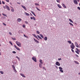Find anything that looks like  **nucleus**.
Here are the masks:
<instances>
[{"instance_id":"13","label":"nucleus","mask_w":80,"mask_h":80,"mask_svg":"<svg viewBox=\"0 0 80 80\" xmlns=\"http://www.w3.org/2000/svg\"><path fill=\"white\" fill-rule=\"evenodd\" d=\"M17 21L18 22H21V20H22V19H20V18H19L17 19Z\"/></svg>"},{"instance_id":"51","label":"nucleus","mask_w":80,"mask_h":80,"mask_svg":"<svg viewBox=\"0 0 80 80\" xmlns=\"http://www.w3.org/2000/svg\"><path fill=\"white\" fill-rule=\"evenodd\" d=\"M78 10H80V8L79 7H78Z\"/></svg>"},{"instance_id":"27","label":"nucleus","mask_w":80,"mask_h":80,"mask_svg":"<svg viewBox=\"0 0 80 80\" xmlns=\"http://www.w3.org/2000/svg\"><path fill=\"white\" fill-rule=\"evenodd\" d=\"M32 35L34 37H35V38H36L37 36H36V35L35 34H32Z\"/></svg>"},{"instance_id":"1","label":"nucleus","mask_w":80,"mask_h":80,"mask_svg":"<svg viewBox=\"0 0 80 80\" xmlns=\"http://www.w3.org/2000/svg\"><path fill=\"white\" fill-rule=\"evenodd\" d=\"M16 43L18 47H22V46H21V43L20 42L18 41H16Z\"/></svg>"},{"instance_id":"6","label":"nucleus","mask_w":80,"mask_h":80,"mask_svg":"<svg viewBox=\"0 0 80 80\" xmlns=\"http://www.w3.org/2000/svg\"><path fill=\"white\" fill-rule=\"evenodd\" d=\"M55 64L58 66H60V62H56Z\"/></svg>"},{"instance_id":"37","label":"nucleus","mask_w":80,"mask_h":80,"mask_svg":"<svg viewBox=\"0 0 80 80\" xmlns=\"http://www.w3.org/2000/svg\"><path fill=\"white\" fill-rule=\"evenodd\" d=\"M32 18L34 20H36V19H35V18L34 17H33Z\"/></svg>"},{"instance_id":"34","label":"nucleus","mask_w":80,"mask_h":80,"mask_svg":"<svg viewBox=\"0 0 80 80\" xmlns=\"http://www.w3.org/2000/svg\"><path fill=\"white\" fill-rule=\"evenodd\" d=\"M11 11L12 12H14V9H13V8H12V9H11Z\"/></svg>"},{"instance_id":"23","label":"nucleus","mask_w":80,"mask_h":80,"mask_svg":"<svg viewBox=\"0 0 80 80\" xmlns=\"http://www.w3.org/2000/svg\"><path fill=\"white\" fill-rule=\"evenodd\" d=\"M39 62H40V63H43V62H42V59H40L39 60Z\"/></svg>"},{"instance_id":"49","label":"nucleus","mask_w":80,"mask_h":80,"mask_svg":"<svg viewBox=\"0 0 80 80\" xmlns=\"http://www.w3.org/2000/svg\"><path fill=\"white\" fill-rule=\"evenodd\" d=\"M16 49H17V50H19V51H20V50L18 48H16Z\"/></svg>"},{"instance_id":"36","label":"nucleus","mask_w":80,"mask_h":80,"mask_svg":"<svg viewBox=\"0 0 80 80\" xmlns=\"http://www.w3.org/2000/svg\"><path fill=\"white\" fill-rule=\"evenodd\" d=\"M24 36L25 37H26V38H28V36L25 35L24 34Z\"/></svg>"},{"instance_id":"31","label":"nucleus","mask_w":80,"mask_h":80,"mask_svg":"<svg viewBox=\"0 0 80 80\" xmlns=\"http://www.w3.org/2000/svg\"><path fill=\"white\" fill-rule=\"evenodd\" d=\"M35 5H37V6H39V4H38L37 3H35Z\"/></svg>"},{"instance_id":"38","label":"nucleus","mask_w":80,"mask_h":80,"mask_svg":"<svg viewBox=\"0 0 80 80\" xmlns=\"http://www.w3.org/2000/svg\"><path fill=\"white\" fill-rule=\"evenodd\" d=\"M36 32H37V33H38V34H39L40 32H39L38 31H37Z\"/></svg>"},{"instance_id":"26","label":"nucleus","mask_w":80,"mask_h":80,"mask_svg":"<svg viewBox=\"0 0 80 80\" xmlns=\"http://www.w3.org/2000/svg\"><path fill=\"white\" fill-rule=\"evenodd\" d=\"M13 70L14 72H15V73H17V70H16V69H13Z\"/></svg>"},{"instance_id":"21","label":"nucleus","mask_w":80,"mask_h":80,"mask_svg":"<svg viewBox=\"0 0 80 80\" xmlns=\"http://www.w3.org/2000/svg\"><path fill=\"white\" fill-rule=\"evenodd\" d=\"M39 35H40V36L42 38H43V35H42V34H39Z\"/></svg>"},{"instance_id":"45","label":"nucleus","mask_w":80,"mask_h":80,"mask_svg":"<svg viewBox=\"0 0 80 80\" xmlns=\"http://www.w3.org/2000/svg\"><path fill=\"white\" fill-rule=\"evenodd\" d=\"M2 24H3V25H4V26H7V25L6 24H5V23H2Z\"/></svg>"},{"instance_id":"60","label":"nucleus","mask_w":80,"mask_h":80,"mask_svg":"<svg viewBox=\"0 0 80 80\" xmlns=\"http://www.w3.org/2000/svg\"><path fill=\"white\" fill-rule=\"evenodd\" d=\"M9 34H10V35H12V33H11V32H9Z\"/></svg>"},{"instance_id":"50","label":"nucleus","mask_w":80,"mask_h":80,"mask_svg":"<svg viewBox=\"0 0 80 80\" xmlns=\"http://www.w3.org/2000/svg\"><path fill=\"white\" fill-rule=\"evenodd\" d=\"M43 69V70H46V69L45 68V67H43L42 68Z\"/></svg>"},{"instance_id":"15","label":"nucleus","mask_w":80,"mask_h":80,"mask_svg":"<svg viewBox=\"0 0 80 80\" xmlns=\"http://www.w3.org/2000/svg\"><path fill=\"white\" fill-rule=\"evenodd\" d=\"M31 13H32V14L33 15H34V16L36 17V15H35V13H34V12L33 11H31Z\"/></svg>"},{"instance_id":"32","label":"nucleus","mask_w":80,"mask_h":80,"mask_svg":"<svg viewBox=\"0 0 80 80\" xmlns=\"http://www.w3.org/2000/svg\"><path fill=\"white\" fill-rule=\"evenodd\" d=\"M9 43L11 45L13 46V44H12V42H11V41H9Z\"/></svg>"},{"instance_id":"63","label":"nucleus","mask_w":80,"mask_h":80,"mask_svg":"<svg viewBox=\"0 0 80 80\" xmlns=\"http://www.w3.org/2000/svg\"><path fill=\"white\" fill-rule=\"evenodd\" d=\"M2 54L1 53V52H0V55H1Z\"/></svg>"},{"instance_id":"33","label":"nucleus","mask_w":80,"mask_h":80,"mask_svg":"<svg viewBox=\"0 0 80 80\" xmlns=\"http://www.w3.org/2000/svg\"><path fill=\"white\" fill-rule=\"evenodd\" d=\"M75 52L76 53H77V54H79V52H78V51H75Z\"/></svg>"},{"instance_id":"56","label":"nucleus","mask_w":80,"mask_h":80,"mask_svg":"<svg viewBox=\"0 0 80 80\" xmlns=\"http://www.w3.org/2000/svg\"><path fill=\"white\" fill-rule=\"evenodd\" d=\"M14 47H15V48H18L15 45H14Z\"/></svg>"},{"instance_id":"61","label":"nucleus","mask_w":80,"mask_h":80,"mask_svg":"<svg viewBox=\"0 0 80 80\" xmlns=\"http://www.w3.org/2000/svg\"><path fill=\"white\" fill-rule=\"evenodd\" d=\"M36 38L38 40H39V39H38V37H36Z\"/></svg>"},{"instance_id":"47","label":"nucleus","mask_w":80,"mask_h":80,"mask_svg":"<svg viewBox=\"0 0 80 80\" xmlns=\"http://www.w3.org/2000/svg\"><path fill=\"white\" fill-rule=\"evenodd\" d=\"M75 56H76L77 57H78V58L79 57V56L77 54H75Z\"/></svg>"},{"instance_id":"12","label":"nucleus","mask_w":80,"mask_h":80,"mask_svg":"<svg viewBox=\"0 0 80 80\" xmlns=\"http://www.w3.org/2000/svg\"><path fill=\"white\" fill-rule=\"evenodd\" d=\"M62 5L64 7V8H67V7L65 6V5L63 3L62 4Z\"/></svg>"},{"instance_id":"17","label":"nucleus","mask_w":80,"mask_h":80,"mask_svg":"<svg viewBox=\"0 0 80 80\" xmlns=\"http://www.w3.org/2000/svg\"><path fill=\"white\" fill-rule=\"evenodd\" d=\"M25 13L27 16H29V15H30V14L29 13H27V12H26Z\"/></svg>"},{"instance_id":"19","label":"nucleus","mask_w":80,"mask_h":80,"mask_svg":"<svg viewBox=\"0 0 80 80\" xmlns=\"http://www.w3.org/2000/svg\"><path fill=\"white\" fill-rule=\"evenodd\" d=\"M39 67H40V68H42V64L41 63H39Z\"/></svg>"},{"instance_id":"59","label":"nucleus","mask_w":80,"mask_h":80,"mask_svg":"<svg viewBox=\"0 0 80 80\" xmlns=\"http://www.w3.org/2000/svg\"><path fill=\"white\" fill-rule=\"evenodd\" d=\"M56 68H58V66H56Z\"/></svg>"},{"instance_id":"2","label":"nucleus","mask_w":80,"mask_h":80,"mask_svg":"<svg viewBox=\"0 0 80 80\" xmlns=\"http://www.w3.org/2000/svg\"><path fill=\"white\" fill-rule=\"evenodd\" d=\"M72 45H70V47L72 49H74V48L75 47V45L73 44V43H71Z\"/></svg>"},{"instance_id":"5","label":"nucleus","mask_w":80,"mask_h":80,"mask_svg":"<svg viewBox=\"0 0 80 80\" xmlns=\"http://www.w3.org/2000/svg\"><path fill=\"white\" fill-rule=\"evenodd\" d=\"M75 45L76 47H77V48H79V46H78V43H77V42H75Z\"/></svg>"},{"instance_id":"28","label":"nucleus","mask_w":80,"mask_h":80,"mask_svg":"<svg viewBox=\"0 0 80 80\" xmlns=\"http://www.w3.org/2000/svg\"><path fill=\"white\" fill-rule=\"evenodd\" d=\"M44 40L46 41L47 40V37H45V38H44Z\"/></svg>"},{"instance_id":"39","label":"nucleus","mask_w":80,"mask_h":80,"mask_svg":"<svg viewBox=\"0 0 80 80\" xmlns=\"http://www.w3.org/2000/svg\"><path fill=\"white\" fill-rule=\"evenodd\" d=\"M0 72L1 74H3V71H0Z\"/></svg>"},{"instance_id":"52","label":"nucleus","mask_w":80,"mask_h":80,"mask_svg":"<svg viewBox=\"0 0 80 80\" xmlns=\"http://www.w3.org/2000/svg\"><path fill=\"white\" fill-rule=\"evenodd\" d=\"M2 4H5V2H4V1H2Z\"/></svg>"},{"instance_id":"35","label":"nucleus","mask_w":80,"mask_h":80,"mask_svg":"<svg viewBox=\"0 0 80 80\" xmlns=\"http://www.w3.org/2000/svg\"><path fill=\"white\" fill-rule=\"evenodd\" d=\"M56 1L57 2H58V3H59V2H60V0H56Z\"/></svg>"},{"instance_id":"43","label":"nucleus","mask_w":80,"mask_h":80,"mask_svg":"<svg viewBox=\"0 0 80 80\" xmlns=\"http://www.w3.org/2000/svg\"><path fill=\"white\" fill-rule=\"evenodd\" d=\"M22 27H23V28H25V24H23L22 25Z\"/></svg>"},{"instance_id":"3","label":"nucleus","mask_w":80,"mask_h":80,"mask_svg":"<svg viewBox=\"0 0 80 80\" xmlns=\"http://www.w3.org/2000/svg\"><path fill=\"white\" fill-rule=\"evenodd\" d=\"M59 69L60 72H61V73H63V71L62 70H63V68H62L60 67H59Z\"/></svg>"},{"instance_id":"62","label":"nucleus","mask_w":80,"mask_h":80,"mask_svg":"<svg viewBox=\"0 0 80 80\" xmlns=\"http://www.w3.org/2000/svg\"><path fill=\"white\" fill-rule=\"evenodd\" d=\"M17 3H18V4H19V5H20V3L18 2H17Z\"/></svg>"},{"instance_id":"18","label":"nucleus","mask_w":80,"mask_h":80,"mask_svg":"<svg viewBox=\"0 0 80 80\" xmlns=\"http://www.w3.org/2000/svg\"><path fill=\"white\" fill-rule=\"evenodd\" d=\"M37 37H38V38H39L40 39H41V40L42 39V38H41V37H40V36L38 35H37Z\"/></svg>"},{"instance_id":"64","label":"nucleus","mask_w":80,"mask_h":80,"mask_svg":"<svg viewBox=\"0 0 80 80\" xmlns=\"http://www.w3.org/2000/svg\"><path fill=\"white\" fill-rule=\"evenodd\" d=\"M30 14L31 15V16H32V15H32V14H31V13Z\"/></svg>"},{"instance_id":"22","label":"nucleus","mask_w":80,"mask_h":80,"mask_svg":"<svg viewBox=\"0 0 80 80\" xmlns=\"http://www.w3.org/2000/svg\"><path fill=\"white\" fill-rule=\"evenodd\" d=\"M68 43H70V44H71L72 43V41H68Z\"/></svg>"},{"instance_id":"55","label":"nucleus","mask_w":80,"mask_h":80,"mask_svg":"<svg viewBox=\"0 0 80 80\" xmlns=\"http://www.w3.org/2000/svg\"><path fill=\"white\" fill-rule=\"evenodd\" d=\"M3 8H4V9H5V8H6V7L5 6H3Z\"/></svg>"},{"instance_id":"20","label":"nucleus","mask_w":80,"mask_h":80,"mask_svg":"<svg viewBox=\"0 0 80 80\" xmlns=\"http://www.w3.org/2000/svg\"><path fill=\"white\" fill-rule=\"evenodd\" d=\"M75 63H76L77 64H79V63H78V62H77V61H74Z\"/></svg>"},{"instance_id":"58","label":"nucleus","mask_w":80,"mask_h":80,"mask_svg":"<svg viewBox=\"0 0 80 80\" xmlns=\"http://www.w3.org/2000/svg\"><path fill=\"white\" fill-rule=\"evenodd\" d=\"M0 5H2V2H1V0H0Z\"/></svg>"},{"instance_id":"14","label":"nucleus","mask_w":80,"mask_h":80,"mask_svg":"<svg viewBox=\"0 0 80 80\" xmlns=\"http://www.w3.org/2000/svg\"><path fill=\"white\" fill-rule=\"evenodd\" d=\"M58 7L59 8H61L62 6L60 4H58Z\"/></svg>"},{"instance_id":"40","label":"nucleus","mask_w":80,"mask_h":80,"mask_svg":"<svg viewBox=\"0 0 80 80\" xmlns=\"http://www.w3.org/2000/svg\"><path fill=\"white\" fill-rule=\"evenodd\" d=\"M2 15H3V16H5V17H7V15H6L4 13H2Z\"/></svg>"},{"instance_id":"42","label":"nucleus","mask_w":80,"mask_h":80,"mask_svg":"<svg viewBox=\"0 0 80 80\" xmlns=\"http://www.w3.org/2000/svg\"><path fill=\"white\" fill-rule=\"evenodd\" d=\"M76 49L78 52H80V50H78V48H76Z\"/></svg>"},{"instance_id":"41","label":"nucleus","mask_w":80,"mask_h":80,"mask_svg":"<svg viewBox=\"0 0 80 80\" xmlns=\"http://www.w3.org/2000/svg\"><path fill=\"white\" fill-rule=\"evenodd\" d=\"M16 58H18L19 60H20V58H19L18 56H16Z\"/></svg>"},{"instance_id":"10","label":"nucleus","mask_w":80,"mask_h":80,"mask_svg":"<svg viewBox=\"0 0 80 80\" xmlns=\"http://www.w3.org/2000/svg\"><path fill=\"white\" fill-rule=\"evenodd\" d=\"M35 42H36V43H39V42H38V41L37 40L35 39V38H33Z\"/></svg>"},{"instance_id":"30","label":"nucleus","mask_w":80,"mask_h":80,"mask_svg":"<svg viewBox=\"0 0 80 80\" xmlns=\"http://www.w3.org/2000/svg\"><path fill=\"white\" fill-rule=\"evenodd\" d=\"M36 8L37 9V10H38V11H40V9H39V8H38V7H36Z\"/></svg>"},{"instance_id":"11","label":"nucleus","mask_w":80,"mask_h":80,"mask_svg":"<svg viewBox=\"0 0 80 80\" xmlns=\"http://www.w3.org/2000/svg\"><path fill=\"white\" fill-rule=\"evenodd\" d=\"M21 7H22V8H23V9H24L25 10H27L26 7H25L23 5H21Z\"/></svg>"},{"instance_id":"44","label":"nucleus","mask_w":80,"mask_h":80,"mask_svg":"<svg viewBox=\"0 0 80 80\" xmlns=\"http://www.w3.org/2000/svg\"><path fill=\"white\" fill-rule=\"evenodd\" d=\"M25 22L26 24H28V22L27 21H25Z\"/></svg>"},{"instance_id":"16","label":"nucleus","mask_w":80,"mask_h":80,"mask_svg":"<svg viewBox=\"0 0 80 80\" xmlns=\"http://www.w3.org/2000/svg\"><path fill=\"white\" fill-rule=\"evenodd\" d=\"M69 20L70 22H71V23H73V21H72L71 19H69Z\"/></svg>"},{"instance_id":"9","label":"nucleus","mask_w":80,"mask_h":80,"mask_svg":"<svg viewBox=\"0 0 80 80\" xmlns=\"http://www.w3.org/2000/svg\"><path fill=\"white\" fill-rule=\"evenodd\" d=\"M20 75H21V76H22V77H24V78H26V76H25L24 75V74H23L22 73H20Z\"/></svg>"},{"instance_id":"24","label":"nucleus","mask_w":80,"mask_h":80,"mask_svg":"<svg viewBox=\"0 0 80 80\" xmlns=\"http://www.w3.org/2000/svg\"><path fill=\"white\" fill-rule=\"evenodd\" d=\"M12 68H13V70L15 69V67L14 66V65H12Z\"/></svg>"},{"instance_id":"54","label":"nucleus","mask_w":80,"mask_h":80,"mask_svg":"<svg viewBox=\"0 0 80 80\" xmlns=\"http://www.w3.org/2000/svg\"><path fill=\"white\" fill-rule=\"evenodd\" d=\"M7 2H9V0H5Z\"/></svg>"},{"instance_id":"8","label":"nucleus","mask_w":80,"mask_h":80,"mask_svg":"<svg viewBox=\"0 0 80 80\" xmlns=\"http://www.w3.org/2000/svg\"><path fill=\"white\" fill-rule=\"evenodd\" d=\"M6 7V8L8 10L10 11V8H9V7L8 6H7V5H5Z\"/></svg>"},{"instance_id":"57","label":"nucleus","mask_w":80,"mask_h":80,"mask_svg":"<svg viewBox=\"0 0 80 80\" xmlns=\"http://www.w3.org/2000/svg\"><path fill=\"white\" fill-rule=\"evenodd\" d=\"M30 18L31 19V20H33V17H30Z\"/></svg>"},{"instance_id":"46","label":"nucleus","mask_w":80,"mask_h":80,"mask_svg":"<svg viewBox=\"0 0 80 80\" xmlns=\"http://www.w3.org/2000/svg\"><path fill=\"white\" fill-rule=\"evenodd\" d=\"M71 51L72 52H73V53H75V51H74V50L72 49H71Z\"/></svg>"},{"instance_id":"7","label":"nucleus","mask_w":80,"mask_h":80,"mask_svg":"<svg viewBox=\"0 0 80 80\" xmlns=\"http://www.w3.org/2000/svg\"><path fill=\"white\" fill-rule=\"evenodd\" d=\"M73 2L75 5H78V2L76 0H74Z\"/></svg>"},{"instance_id":"53","label":"nucleus","mask_w":80,"mask_h":80,"mask_svg":"<svg viewBox=\"0 0 80 80\" xmlns=\"http://www.w3.org/2000/svg\"><path fill=\"white\" fill-rule=\"evenodd\" d=\"M62 60V58H58V60L60 61V60Z\"/></svg>"},{"instance_id":"48","label":"nucleus","mask_w":80,"mask_h":80,"mask_svg":"<svg viewBox=\"0 0 80 80\" xmlns=\"http://www.w3.org/2000/svg\"><path fill=\"white\" fill-rule=\"evenodd\" d=\"M12 53H16V52L14 51H12Z\"/></svg>"},{"instance_id":"4","label":"nucleus","mask_w":80,"mask_h":80,"mask_svg":"<svg viewBox=\"0 0 80 80\" xmlns=\"http://www.w3.org/2000/svg\"><path fill=\"white\" fill-rule=\"evenodd\" d=\"M32 60L34 61L35 62H37V58L36 57L33 56L32 58Z\"/></svg>"},{"instance_id":"25","label":"nucleus","mask_w":80,"mask_h":80,"mask_svg":"<svg viewBox=\"0 0 80 80\" xmlns=\"http://www.w3.org/2000/svg\"><path fill=\"white\" fill-rule=\"evenodd\" d=\"M11 38L13 40H16V38Z\"/></svg>"},{"instance_id":"29","label":"nucleus","mask_w":80,"mask_h":80,"mask_svg":"<svg viewBox=\"0 0 80 80\" xmlns=\"http://www.w3.org/2000/svg\"><path fill=\"white\" fill-rule=\"evenodd\" d=\"M69 24L70 25H71V26H73V24L71 22H69Z\"/></svg>"}]
</instances>
